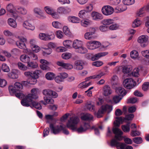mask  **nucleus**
<instances>
[{
    "label": "nucleus",
    "mask_w": 149,
    "mask_h": 149,
    "mask_svg": "<svg viewBox=\"0 0 149 149\" xmlns=\"http://www.w3.org/2000/svg\"><path fill=\"white\" fill-rule=\"evenodd\" d=\"M79 121V118L77 117L72 116L68 120L66 124L67 127L72 130H76L79 133L85 132L90 128L89 123H86L85 122H83V126L81 125L79 128H77V125Z\"/></svg>",
    "instance_id": "obj_1"
},
{
    "label": "nucleus",
    "mask_w": 149,
    "mask_h": 149,
    "mask_svg": "<svg viewBox=\"0 0 149 149\" xmlns=\"http://www.w3.org/2000/svg\"><path fill=\"white\" fill-rule=\"evenodd\" d=\"M113 132L115 134V138L116 139H113L111 140V147L116 146L117 149H125L126 144L124 143L118 141H120L123 139V137L122 135L123 134V132L120 129L116 127L113 128Z\"/></svg>",
    "instance_id": "obj_2"
},
{
    "label": "nucleus",
    "mask_w": 149,
    "mask_h": 149,
    "mask_svg": "<svg viewBox=\"0 0 149 149\" xmlns=\"http://www.w3.org/2000/svg\"><path fill=\"white\" fill-rule=\"evenodd\" d=\"M19 41L16 42V45L19 48L24 50L25 53L29 54L30 50L26 48L25 42L27 41V39L23 37H19L18 38Z\"/></svg>",
    "instance_id": "obj_3"
},
{
    "label": "nucleus",
    "mask_w": 149,
    "mask_h": 149,
    "mask_svg": "<svg viewBox=\"0 0 149 149\" xmlns=\"http://www.w3.org/2000/svg\"><path fill=\"white\" fill-rule=\"evenodd\" d=\"M49 127L51 132L54 134L58 133L62 130H63V133L66 134H68L69 133L68 131L65 129L62 125L57 126L54 127L53 124H50Z\"/></svg>",
    "instance_id": "obj_4"
},
{
    "label": "nucleus",
    "mask_w": 149,
    "mask_h": 149,
    "mask_svg": "<svg viewBox=\"0 0 149 149\" xmlns=\"http://www.w3.org/2000/svg\"><path fill=\"white\" fill-rule=\"evenodd\" d=\"M31 93L28 94L25 98L22 100H25L27 101H29V103H30L31 100L32 99H37L38 97V94L39 93V89L37 88H34L32 89L31 91Z\"/></svg>",
    "instance_id": "obj_5"
},
{
    "label": "nucleus",
    "mask_w": 149,
    "mask_h": 149,
    "mask_svg": "<svg viewBox=\"0 0 149 149\" xmlns=\"http://www.w3.org/2000/svg\"><path fill=\"white\" fill-rule=\"evenodd\" d=\"M112 107L111 105L108 104L103 105L98 111L96 114V116L98 118H100L102 117V114L106 111L109 113L112 111Z\"/></svg>",
    "instance_id": "obj_6"
},
{
    "label": "nucleus",
    "mask_w": 149,
    "mask_h": 149,
    "mask_svg": "<svg viewBox=\"0 0 149 149\" xmlns=\"http://www.w3.org/2000/svg\"><path fill=\"white\" fill-rule=\"evenodd\" d=\"M96 29L95 28L90 27L87 30V32L84 35V38L87 40H91L95 38L94 34L95 33Z\"/></svg>",
    "instance_id": "obj_7"
},
{
    "label": "nucleus",
    "mask_w": 149,
    "mask_h": 149,
    "mask_svg": "<svg viewBox=\"0 0 149 149\" xmlns=\"http://www.w3.org/2000/svg\"><path fill=\"white\" fill-rule=\"evenodd\" d=\"M29 101H27L25 100H22L21 103L24 106L31 107L32 106L38 109H42V106L38 102L33 101L32 100H31L30 103L29 102Z\"/></svg>",
    "instance_id": "obj_8"
},
{
    "label": "nucleus",
    "mask_w": 149,
    "mask_h": 149,
    "mask_svg": "<svg viewBox=\"0 0 149 149\" xmlns=\"http://www.w3.org/2000/svg\"><path fill=\"white\" fill-rule=\"evenodd\" d=\"M6 8L7 11L11 14L15 19H17L20 17L18 14L16 13V6H14L13 4L10 3L8 4Z\"/></svg>",
    "instance_id": "obj_9"
},
{
    "label": "nucleus",
    "mask_w": 149,
    "mask_h": 149,
    "mask_svg": "<svg viewBox=\"0 0 149 149\" xmlns=\"http://www.w3.org/2000/svg\"><path fill=\"white\" fill-rule=\"evenodd\" d=\"M148 36L147 35H142L139 36L137 39V42L140 44L141 47H146L148 42Z\"/></svg>",
    "instance_id": "obj_10"
},
{
    "label": "nucleus",
    "mask_w": 149,
    "mask_h": 149,
    "mask_svg": "<svg viewBox=\"0 0 149 149\" xmlns=\"http://www.w3.org/2000/svg\"><path fill=\"white\" fill-rule=\"evenodd\" d=\"M136 83L132 78H128L125 80L123 82L124 87L127 89H130L135 86Z\"/></svg>",
    "instance_id": "obj_11"
},
{
    "label": "nucleus",
    "mask_w": 149,
    "mask_h": 149,
    "mask_svg": "<svg viewBox=\"0 0 149 149\" xmlns=\"http://www.w3.org/2000/svg\"><path fill=\"white\" fill-rule=\"evenodd\" d=\"M113 8L110 6H104L102 9V13L105 15H110L113 13Z\"/></svg>",
    "instance_id": "obj_12"
},
{
    "label": "nucleus",
    "mask_w": 149,
    "mask_h": 149,
    "mask_svg": "<svg viewBox=\"0 0 149 149\" xmlns=\"http://www.w3.org/2000/svg\"><path fill=\"white\" fill-rule=\"evenodd\" d=\"M54 34L53 33L51 34L40 33L39 34V38L40 40H49L52 39L54 38Z\"/></svg>",
    "instance_id": "obj_13"
},
{
    "label": "nucleus",
    "mask_w": 149,
    "mask_h": 149,
    "mask_svg": "<svg viewBox=\"0 0 149 149\" xmlns=\"http://www.w3.org/2000/svg\"><path fill=\"white\" fill-rule=\"evenodd\" d=\"M91 16L92 19L96 21H99L103 18V16L101 13L95 11L92 12Z\"/></svg>",
    "instance_id": "obj_14"
},
{
    "label": "nucleus",
    "mask_w": 149,
    "mask_h": 149,
    "mask_svg": "<svg viewBox=\"0 0 149 149\" xmlns=\"http://www.w3.org/2000/svg\"><path fill=\"white\" fill-rule=\"evenodd\" d=\"M56 11L59 14H66L70 13L71 11V9L68 7L65 8L64 7L61 6L57 8Z\"/></svg>",
    "instance_id": "obj_15"
},
{
    "label": "nucleus",
    "mask_w": 149,
    "mask_h": 149,
    "mask_svg": "<svg viewBox=\"0 0 149 149\" xmlns=\"http://www.w3.org/2000/svg\"><path fill=\"white\" fill-rule=\"evenodd\" d=\"M74 65L75 69L77 70H80L83 69L85 63L83 61L79 60L75 62Z\"/></svg>",
    "instance_id": "obj_16"
},
{
    "label": "nucleus",
    "mask_w": 149,
    "mask_h": 149,
    "mask_svg": "<svg viewBox=\"0 0 149 149\" xmlns=\"http://www.w3.org/2000/svg\"><path fill=\"white\" fill-rule=\"evenodd\" d=\"M41 73V71L40 70H36L35 71L32 72L30 71L25 72H24V74L26 77H28L29 79L33 77L34 75L35 74L36 75H40Z\"/></svg>",
    "instance_id": "obj_17"
},
{
    "label": "nucleus",
    "mask_w": 149,
    "mask_h": 149,
    "mask_svg": "<svg viewBox=\"0 0 149 149\" xmlns=\"http://www.w3.org/2000/svg\"><path fill=\"white\" fill-rule=\"evenodd\" d=\"M41 64L40 67L41 69L43 70H49L50 68L49 66V63L46 60L41 59L40 61Z\"/></svg>",
    "instance_id": "obj_18"
},
{
    "label": "nucleus",
    "mask_w": 149,
    "mask_h": 149,
    "mask_svg": "<svg viewBox=\"0 0 149 149\" xmlns=\"http://www.w3.org/2000/svg\"><path fill=\"white\" fill-rule=\"evenodd\" d=\"M56 64L58 65L67 70H70L73 68L72 65L69 63H65L63 61H58Z\"/></svg>",
    "instance_id": "obj_19"
},
{
    "label": "nucleus",
    "mask_w": 149,
    "mask_h": 149,
    "mask_svg": "<svg viewBox=\"0 0 149 149\" xmlns=\"http://www.w3.org/2000/svg\"><path fill=\"white\" fill-rule=\"evenodd\" d=\"M103 94L105 96H107L111 94L112 93V91L111 88L108 85H106L103 87Z\"/></svg>",
    "instance_id": "obj_20"
},
{
    "label": "nucleus",
    "mask_w": 149,
    "mask_h": 149,
    "mask_svg": "<svg viewBox=\"0 0 149 149\" xmlns=\"http://www.w3.org/2000/svg\"><path fill=\"white\" fill-rule=\"evenodd\" d=\"M22 25L24 28L33 31L35 29V27L29 21H24Z\"/></svg>",
    "instance_id": "obj_21"
},
{
    "label": "nucleus",
    "mask_w": 149,
    "mask_h": 149,
    "mask_svg": "<svg viewBox=\"0 0 149 149\" xmlns=\"http://www.w3.org/2000/svg\"><path fill=\"white\" fill-rule=\"evenodd\" d=\"M19 70L15 69H13L11 72L8 73V76L13 79H16L18 77Z\"/></svg>",
    "instance_id": "obj_22"
},
{
    "label": "nucleus",
    "mask_w": 149,
    "mask_h": 149,
    "mask_svg": "<svg viewBox=\"0 0 149 149\" xmlns=\"http://www.w3.org/2000/svg\"><path fill=\"white\" fill-rule=\"evenodd\" d=\"M108 54L107 52H102L96 54L91 58V59L93 61L98 59L100 57L107 55Z\"/></svg>",
    "instance_id": "obj_23"
},
{
    "label": "nucleus",
    "mask_w": 149,
    "mask_h": 149,
    "mask_svg": "<svg viewBox=\"0 0 149 149\" xmlns=\"http://www.w3.org/2000/svg\"><path fill=\"white\" fill-rule=\"evenodd\" d=\"M16 13H19L20 14L24 15L27 14V11L26 9L24 7L20 6H16Z\"/></svg>",
    "instance_id": "obj_24"
},
{
    "label": "nucleus",
    "mask_w": 149,
    "mask_h": 149,
    "mask_svg": "<svg viewBox=\"0 0 149 149\" xmlns=\"http://www.w3.org/2000/svg\"><path fill=\"white\" fill-rule=\"evenodd\" d=\"M115 92L118 95L122 97L125 95L126 94L125 89L121 87L116 88L115 89Z\"/></svg>",
    "instance_id": "obj_25"
},
{
    "label": "nucleus",
    "mask_w": 149,
    "mask_h": 149,
    "mask_svg": "<svg viewBox=\"0 0 149 149\" xmlns=\"http://www.w3.org/2000/svg\"><path fill=\"white\" fill-rule=\"evenodd\" d=\"M82 44V42L81 41L78 40H75L74 41L73 44V47L75 49L81 47Z\"/></svg>",
    "instance_id": "obj_26"
},
{
    "label": "nucleus",
    "mask_w": 149,
    "mask_h": 149,
    "mask_svg": "<svg viewBox=\"0 0 149 149\" xmlns=\"http://www.w3.org/2000/svg\"><path fill=\"white\" fill-rule=\"evenodd\" d=\"M68 20L69 22L74 23H79L80 21V19L78 17L74 16L68 17Z\"/></svg>",
    "instance_id": "obj_27"
},
{
    "label": "nucleus",
    "mask_w": 149,
    "mask_h": 149,
    "mask_svg": "<svg viewBox=\"0 0 149 149\" xmlns=\"http://www.w3.org/2000/svg\"><path fill=\"white\" fill-rule=\"evenodd\" d=\"M20 61L23 62L27 63L30 61V58L29 56L23 54L21 55L20 57Z\"/></svg>",
    "instance_id": "obj_28"
},
{
    "label": "nucleus",
    "mask_w": 149,
    "mask_h": 149,
    "mask_svg": "<svg viewBox=\"0 0 149 149\" xmlns=\"http://www.w3.org/2000/svg\"><path fill=\"white\" fill-rule=\"evenodd\" d=\"M81 120L86 121H90L92 120L93 118V116L89 113H86L81 116Z\"/></svg>",
    "instance_id": "obj_29"
},
{
    "label": "nucleus",
    "mask_w": 149,
    "mask_h": 149,
    "mask_svg": "<svg viewBox=\"0 0 149 149\" xmlns=\"http://www.w3.org/2000/svg\"><path fill=\"white\" fill-rule=\"evenodd\" d=\"M27 66L28 68H29L31 69H35L37 68L38 67V63L35 62H30L29 61L27 63Z\"/></svg>",
    "instance_id": "obj_30"
},
{
    "label": "nucleus",
    "mask_w": 149,
    "mask_h": 149,
    "mask_svg": "<svg viewBox=\"0 0 149 149\" xmlns=\"http://www.w3.org/2000/svg\"><path fill=\"white\" fill-rule=\"evenodd\" d=\"M87 13L85 10H81L79 12L78 16L81 18H86L88 16Z\"/></svg>",
    "instance_id": "obj_31"
},
{
    "label": "nucleus",
    "mask_w": 149,
    "mask_h": 149,
    "mask_svg": "<svg viewBox=\"0 0 149 149\" xmlns=\"http://www.w3.org/2000/svg\"><path fill=\"white\" fill-rule=\"evenodd\" d=\"M8 24L11 27L15 28L17 26V23L15 20L13 19L10 18L8 19Z\"/></svg>",
    "instance_id": "obj_32"
},
{
    "label": "nucleus",
    "mask_w": 149,
    "mask_h": 149,
    "mask_svg": "<svg viewBox=\"0 0 149 149\" xmlns=\"http://www.w3.org/2000/svg\"><path fill=\"white\" fill-rule=\"evenodd\" d=\"M127 9L126 6L124 4V5H121L118 7H117L116 9V12L117 13H119L122 12L126 10Z\"/></svg>",
    "instance_id": "obj_33"
},
{
    "label": "nucleus",
    "mask_w": 149,
    "mask_h": 149,
    "mask_svg": "<svg viewBox=\"0 0 149 149\" xmlns=\"http://www.w3.org/2000/svg\"><path fill=\"white\" fill-rule=\"evenodd\" d=\"M39 75H36L35 74V75L33 76V77L30 78L29 79V82L30 84H36L37 82V79L39 78Z\"/></svg>",
    "instance_id": "obj_34"
},
{
    "label": "nucleus",
    "mask_w": 149,
    "mask_h": 149,
    "mask_svg": "<svg viewBox=\"0 0 149 149\" xmlns=\"http://www.w3.org/2000/svg\"><path fill=\"white\" fill-rule=\"evenodd\" d=\"M55 76V75L54 73L52 72H48L46 74L45 77L48 80H52L54 78Z\"/></svg>",
    "instance_id": "obj_35"
},
{
    "label": "nucleus",
    "mask_w": 149,
    "mask_h": 149,
    "mask_svg": "<svg viewBox=\"0 0 149 149\" xmlns=\"http://www.w3.org/2000/svg\"><path fill=\"white\" fill-rule=\"evenodd\" d=\"M130 123H128L125 125H123L121 126L122 130L125 132H129L130 130Z\"/></svg>",
    "instance_id": "obj_36"
},
{
    "label": "nucleus",
    "mask_w": 149,
    "mask_h": 149,
    "mask_svg": "<svg viewBox=\"0 0 149 149\" xmlns=\"http://www.w3.org/2000/svg\"><path fill=\"white\" fill-rule=\"evenodd\" d=\"M113 22V20L112 19H108L102 20L101 23L104 25H109Z\"/></svg>",
    "instance_id": "obj_37"
},
{
    "label": "nucleus",
    "mask_w": 149,
    "mask_h": 149,
    "mask_svg": "<svg viewBox=\"0 0 149 149\" xmlns=\"http://www.w3.org/2000/svg\"><path fill=\"white\" fill-rule=\"evenodd\" d=\"M8 89L10 93L12 95L14 94L17 91L14 85L9 86Z\"/></svg>",
    "instance_id": "obj_38"
},
{
    "label": "nucleus",
    "mask_w": 149,
    "mask_h": 149,
    "mask_svg": "<svg viewBox=\"0 0 149 149\" xmlns=\"http://www.w3.org/2000/svg\"><path fill=\"white\" fill-rule=\"evenodd\" d=\"M130 56L132 59H135L138 57L139 54L137 51L133 50L130 53Z\"/></svg>",
    "instance_id": "obj_39"
},
{
    "label": "nucleus",
    "mask_w": 149,
    "mask_h": 149,
    "mask_svg": "<svg viewBox=\"0 0 149 149\" xmlns=\"http://www.w3.org/2000/svg\"><path fill=\"white\" fill-rule=\"evenodd\" d=\"M17 65L18 68L22 70H26L28 69L27 67L20 62L18 63Z\"/></svg>",
    "instance_id": "obj_40"
},
{
    "label": "nucleus",
    "mask_w": 149,
    "mask_h": 149,
    "mask_svg": "<svg viewBox=\"0 0 149 149\" xmlns=\"http://www.w3.org/2000/svg\"><path fill=\"white\" fill-rule=\"evenodd\" d=\"M86 107L87 109L91 111H94L95 110L94 105L90 102H88L86 104Z\"/></svg>",
    "instance_id": "obj_41"
},
{
    "label": "nucleus",
    "mask_w": 149,
    "mask_h": 149,
    "mask_svg": "<svg viewBox=\"0 0 149 149\" xmlns=\"http://www.w3.org/2000/svg\"><path fill=\"white\" fill-rule=\"evenodd\" d=\"M121 96L118 95H115L113 98V100L115 104H117L119 103L122 98Z\"/></svg>",
    "instance_id": "obj_42"
},
{
    "label": "nucleus",
    "mask_w": 149,
    "mask_h": 149,
    "mask_svg": "<svg viewBox=\"0 0 149 149\" xmlns=\"http://www.w3.org/2000/svg\"><path fill=\"white\" fill-rule=\"evenodd\" d=\"M34 13L38 15L41 16L42 14V10L40 8L36 7L33 10Z\"/></svg>",
    "instance_id": "obj_43"
},
{
    "label": "nucleus",
    "mask_w": 149,
    "mask_h": 149,
    "mask_svg": "<svg viewBox=\"0 0 149 149\" xmlns=\"http://www.w3.org/2000/svg\"><path fill=\"white\" fill-rule=\"evenodd\" d=\"M141 23V21L138 19H136L133 22L132 24V26L134 27H136L140 25Z\"/></svg>",
    "instance_id": "obj_44"
},
{
    "label": "nucleus",
    "mask_w": 149,
    "mask_h": 149,
    "mask_svg": "<svg viewBox=\"0 0 149 149\" xmlns=\"http://www.w3.org/2000/svg\"><path fill=\"white\" fill-rule=\"evenodd\" d=\"M52 25L54 27L56 28L59 29L62 27L61 24L58 21H54L52 22Z\"/></svg>",
    "instance_id": "obj_45"
},
{
    "label": "nucleus",
    "mask_w": 149,
    "mask_h": 149,
    "mask_svg": "<svg viewBox=\"0 0 149 149\" xmlns=\"http://www.w3.org/2000/svg\"><path fill=\"white\" fill-rule=\"evenodd\" d=\"M44 9L46 13L48 14L51 15L53 12L52 8L49 6H46L45 7Z\"/></svg>",
    "instance_id": "obj_46"
},
{
    "label": "nucleus",
    "mask_w": 149,
    "mask_h": 149,
    "mask_svg": "<svg viewBox=\"0 0 149 149\" xmlns=\"http://www.w3.org/2000/svg\"><path fill=\"white\" fill-rule=\"evenodd\" d=\"M86 46L89 49H94V45L93 41H91L88 42L86 43Z\"/></svg>",
    "instance_id": "obj_47"
},
{
    "label": "nucleus",
    "mask_w": 149,
    "mask_h": 149,
    "mask_svg": "<svg viewBox=\"0 0 149 149\" xmlns=\"http://www.w3.org/2000/svg\"><path fill=\"white\" fill-rule=\"evenodd\" d=\"M77 52L78 53L81 54H84L86 53L87 52V49L86 48L81 46V47L77 49Z\"/></svg>",
    "instance_id": "obj_48"
},
{
    "label": "nucleus",
    "mask_w": 149,
    "mask_h": 149,
    "mask_svg": "<svg viewBox=\"0 0 149 149\" xmlns=\"http://www.w3.org/2000/svg\"><path fill=\"white\" fill-rule=\"evenodd\" d=\"M71 54L69 53H64L62 54V57L63 59H68L71 56Z\"/></svg>",
    "instance_id": "obj_49"
},
{
    "label": "nucleus",
    "mask_w": 149,
    "mask_h": 149,
    "mask_svg": "<svg viewBox=\"0 0 149 149\" xmlns=\"http://www.w3.org/2000/svg\"><path fill=\"white\" fill-rule=\"evenodd\" d=\"M52 52V49L51 48H44L43 50V55H45L46 54H50Z\"/></svg>",
    "instance_id": "obj_50"
},
{
    "label": "nucleus",
    "mask_w": 149,
    "mask_h": 149,
    "mask_svg": "<svg viewBox=\"0 0 149 149\" xmlns=\"http://www.w3.org/2000/svg\"><path fill=\"white\" fill-rule=\"evenodd\" d=\"M93 9V5L91 4H89L86 5V7L85 10L88 13L91 11Z\"/></svg>",
    "instance_id": "obj_51"
},
{
    "label": "nucleus",
    "mask_w": 149,
    "mask_h": 149,
    "mask_svg": "<svg viewBox=\"0 0 149 149\" xmlns=\"http://www.w3.org/2000/svg\"><path fill=\"white\" fill-rule=\"evenodd\" d=\"M2 70L6 72H8L10 71V69L7 65L5 63H3L2 66Z\"/></svg>",
    "instance_id": "obj_52"
},
{
    "label": "nucleus",
    "mask_w": 149,
    "mask_h": 149,
    "mask_svg": "<svg viewBox=\"0 0 149 149\" xmlns=\"http://www.w3.org/2000/svg\"><path fill=\"white\" fill-rule=\"evenodd\" d=\"M4 35L6 36H13L14 34L8 30H5L3 32Z\"/></svg>",
    "instance_id": "obj_53"
},
{
    "label": "nucleus",
    "mask_w": 149,
    "mask_h": 149,
    "mask_svg": "<svg viewBox=\"0 0 149 149\" xmlns=\"http://www.w3.org/2000/svg\"><path fill=\"white\" fill-rule=\"evenodd\" d=\"M63 31L64 33L66 35L69 36L71 35V32L67 26H65L63 27Z\"/></svg>",
    "instance_id": "obj_54"
},
{
    "label": "nucleus",
    "mask_w": 149,
    "mask_h": 149,
    "mask_svg": "<svg viewBox=\"0 0 149 149\" xmlns=\"http://www.w3.org/2000/svg\"><path fill=\"white\" fill-rule=\"evenodd\" d=\"M14 85L17 91L22 90L23 88V86L20 83L18 82H16L15 83Z\"/></svg>",
    "instance_id": "obj_55"
},
{
    "label": "nucleus",
    "mask_w": 149,
    "mask_h": 149,
    "mask_svg": "<svg viewBox=\"0 0 149 149\" xmlns=\"http://www.w3.org/2000/svg\"><path fill=\"white\" fill-rule=\"evenodd\" d=\"M90 24V21L88 20H83L81 22V25L84 27H87Z\"/></svg>",
    "instance_id": "obj_56"
},
{
    "label": "nucleus",
    "mask_w": 149,
    "mask_h": 149,
    "mask_svg": "<svg viewBox=\"0 0 149 149\" xmlns=\"http://www.w3.org/2000/svg\"><path fill=\"white\" fill-rule=\"evenodd\" d=\"M139 70L138 68H135L132 72V74L133 76L135 77H137L139 75Z\"/></svg>",
    "instance_id": "obj_57"
},
{
    "label": "nucleus",
    "mask_w": 149,
    "mask_h": 149,
    "mask_svg": "<svg viewBox=\"0 0 149 149\" xmlns=\"http://www.w3.org/2000/svg\"><path fill=\"white\" fill-rule=\"evenodd\" d=\"M44 100L47 104H53L54 103V100L52 98H49L45 96L44 97Z\"/></svg>",
    "instance_id": "obj_58"
},
{
    "label": "nucleus",
    "mask_w": 149,
    "mask_h": 149,
    "mask_svg": "<svg viewBox=\"0 0 149 149\" xmlns=\"http://www.w3.org/2000/svg\"><path fill=\"white\" fill-rule=\"evenodd\" d=\"M133 141L134 143L137 144L141 143L142 141V139L140 137L134 138L133 139Z\"/></svg>",
    "instance_id": "obj_59"
},
{
    "label": "nucleus",
    "mask_w": 149,
    "mask_h": 149,
    "mask_svg": "<svg viewBox=\"0 0 149 149\" xmlns=\"http://www.w3.org/2000/svg\"><path fill=\"white\" fill-rule=\"evenodd\" d=\"M119 27L118 24H113L110 25L109 27V29L111 30H114L117 29Z\"/></svg>",
    "instance_id": "obj_60"
},
{
    "label": "nucleus",
    "mask_w": 149,
    "mask_h": 149,
    "mask_svg": "<svg viewBox=\"0 0 149 149\" xmlns=\"http://www.w3.org/2000/svg\"><path fill=\"white\" fill-rule=\"evenodd\" d=\"M72 41L69 40H65L63 42V45L67 48H69L70 47L72 44Z\"/></svg>",
    "instance_id": "obj_61"
},
{
    "label": "nucleus",
    "mask_w": 149,
    "mask_h": 149,
    "mask_svg": "<svg viewBox=\"0 0 149 149\" xmlns=\"http://www.w3.org/2000/svg\"><path fill=\"white\" fill-rule=\"evenodd\" d=\"M51 90L49 89H44L42 91V94L45 95L50 96Z\"/></svg>",
    "instance_id": "obj_62"
},
{
    "label": "nucleus",
    "mask_w": 149,
    "mask_h": 149,
    "mask_svg": "<svg viewBox=\"0 0 149 149\" xmlns=\"http://www.w3.org/2000/svg\"><path fill=\"white\" fill-rule=\"evenodd\" d=\"M134 2V0H123V3L125 5H131Z\"/></svg>",
    "instance_id": "obj_63"
},
{
    "label": "nucleus",
    "mask_w": 149,
    "mask_h": 149,
    "mask_svg": "<svg viewBox=\"0 0 149 149\" xmlns=\"http://www.w3.org/2000/svg\"><path fill=\"white\" fill-rule=\"evenodd\" d=\"M7 84V82L4 79L0 78V87H4L6 86Z\"/></svg>",
    "instance_id": "obj_64"
}]
</instances>
